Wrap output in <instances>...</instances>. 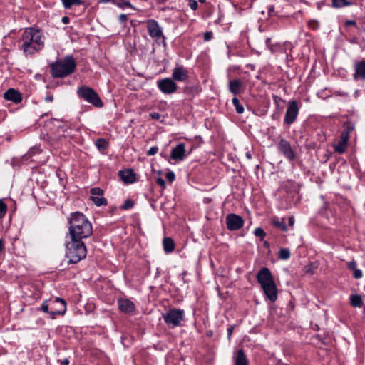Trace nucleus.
I'll return each instance as SVG.
<instances>
[{
	"mask_svg": "<svg viewBox=\"0 0 365 365\" xmlns=\"http://www.w3.org/2000/svg\"><path fill=\"white\" fill-rule=\"evenodd\" d=\"M133 206L134 202L131 200L128 199L124 202L123 205L121 207V209L128 210L132 208Z\"/></svg>",
	"mask_w": 365,
	"mask_h": 365,
	"instance_id": "nucleus-38",
	"label": "nucleus"
},
{
	"mask_svg": "<svg viewBox=\"0 0 365 365\" xmlns=\"http://www.w3.org/2000/svg\"><path fill=\"white\" fill-rule=\"evenodd\" d=\"M53 100V96L50 93H47L46 96L44 98V101L48 103L52 102Z\"/></svg>",
	"mask_w": 365,
	"mask_h": 365,
	"instance_id": "nucleus-51",
	"label": "nucleus"
},
{
	"mask_svg": "<svg viewBox=\"0 0 365 365\" xmlns=\"http://www.w3.org/2000/svg\"><path fill=\"white\" fill-rule=\"evenodd\" d=\"M118 307L123 312L130 313L134 311L135 304L129 299H120L118 300Z\"/></svg>",
	"mask_w": 365,
	"mask_h": 365,
	"instance_id": "nucleus-20",
	"label": "nucleus"
},
{
	"mask_svg": "<svg viewBox=\"0 0 365 365\" xmlns=\"http://www.w3.org/2000/svg\"><path fill=\"white\" fill-rule=\"evenodd\" d=\"M212 38V33L211 31H207L204 34V40L205 41H208Z\"/></svg>",
	"mask_w": 365,
	"mask_h": 365,
	"instance_id": "nucleus-48",
	"label": "nucleus"
},
{
	"mask_svg": "<svg viewBox=\"0 0 365 365\" xmlns=\"http://www.w3.org/2000/svg\"><path fill=\"white\" fill-rule=\"evenodd\" d=\"M319 22L315 20H312L309 21V26L313 29H317L319 27Z\"/></svg>",
	"mask_w": 365,
	"mask_h": 365,
	"instance_id": "nucleus-46",
	"label": "nucleus"
},
{
	"mask_svg": "<svg viewBox=\"0 0 365 365\" xmlns=\"http://www.w3.org/2000/svg\"><path fill=\"white\" fill-rule=\"evenodd\" d=\"M158 151V148L157 146H153L150 148V150L146 153L147 155H155Z\"/></svg>",
	"mask_w": 365,
	"mask_h": 365,
	"instance_id": "nucleus-40",
	"label": "nucleus"
},
{
	"mask_svg": "<svg viewBox=\"0 0 365 365\" xmlns=\"http://www.w3.org/2000/svg\"><path fill=\"white\" fill-rule=\"evenodd\" d=\"M62 4L65 9H69L73 6H79L83 4V1L82 0H61Z\"/></svg>",
	"mask_w": 365,
	"mask_h": 365,
	"instance_id": "nucleus-27",
	"label": "nucleus"
},
{
	"mask_svg": "<svg viewBox=\"0 0 365 365\" xmlns=\"http://www.w3.org/2000/svg\"><path fill=\"white\" fill-rule=\"evenodd\" d=\"M21 49L25 54H33L40 51L44 45L41 32L33 28H27L21 37Z\"/></svg>",
	"mask_w": 365,
	"mask_h": 365,
	"instance_id": "nucleus-2",
	"label": "nucleus"
},
{
	"mask_svg": "<svg viewBox=\"0 0 365 365\" xmlns=\"http://www.w3.org/2000/svg\"><path fill=\"white\" fill-rule=\"evenodd\" d=\"M51 122L58 129L62 130L63 132L66 131L68 127L67 125L61 120L57 119H51Z\"/></svg>",
	"mask_w": 365,
	"mask_h": 365,
	"instance_id": "nucleus-31",
	"label": "nucleus"
},
{
	"mask_svg": "<svg viewBox=\"0 0 365 365\" xmlns=\"http://www.w3.org/2000/svg\"><path fill=\"white\" fill-rule=\"evenodd\" d=\"M166 178L169 182H173L175 178V173L173 171L168 172L166 173Z\"/></svg>",
	"mask_w": 365,
	"mask_h": 365,
	"instance_id": "nucleus-41",
	"label": "nucleus"
},
{
	"mask_svg": "<svg viewBox=\"0 0 365 365\" xmlns=\"http://www.w3.org/2000/svg\"><path fill=\"white\" fill-rule=\"evenodd\" d=\"M349 137L346 133H341L339 141L334 145V151L341 154L344 153L347 148Z\"/></svg>",
	"mask_w": 365,
	"mask_h": 365,
	"instance_id": "nucleus-18",
	"label": "nucleus"
},
{
	"mask_svg": "<svg viewBox=\"0 0 365 365\" xmlns=\"http://www.w3.org/2000/svg\"><path fill=\"white\" fill-rule=\"evenodd\" d=\"M353 78L355 81H365V60L356 62L354 66Z\"/></svg>",
	"mask_w": 365,
	"mask_h": 365,
	"instance_id": "nucleus-15",
	"label": "nucleus"
},
{
	"mask_svg": "<svg viewBox=\"0 0 365 365\" xmlns=\"http://www.w3.org/2000/svg\"><path fill=\"white\" fill-rule=\"evenodd\" d=\"M351 4V3L346 0H332V6L335 8H341Z\"/></svg>",
	"mask_w": 365,
	"mask_h": 365,
	"instance_id": "nucleus-28",
	"label": "nucleus"
},
{
	"mask_svg": "<svg viewBox=\"0 0 365 365\" xmlns=\"http://www.w3.org/2000/svg\"><path fill=\"white\" fill-rule=\"evenodd\" d=\"M232 103L235 108V110L237 113H242L244 112V107L240 104V101L237 98L234 97L232 98Z\"/></svg>",
	"mask_w": 365,
	"mask_h": 365,
	"instance_id": "nucleus-29",
	"label": "nucleus"
},
{
	"mask_svg": "<svg viewBox=\"0 0 365 365\" xmlns=\"http://www.w3.org/2000/svg\"><path fill=\"white\" fill-rule=\"evenodd\" d=\"M4 97L7 101L14 102V103H19L22 101L21 94L18 91L14 88L8 89L4 94Z\"/></svg>",
	"mask_w": 365,
	"mask_h": 365,
	"instance_id": "nucleus-19",
	"label": "nucleus"
},
{
	"mask_svg": "<svg viewBox=\"0 0 365 365\" xmlns=\"http://www.w3.org/2000/svg\"><path fill=\"white\" fill-rule=\"evenodd\" d=\"M168 0H158V3L160 4H164Z\"/></svg>",
	"mask_w": 365,
	"mask_h": 365,
	"instance_id": "nucleus-63",
	"label": "nucleus"
},
{
	"mask_svg": "<svg viewBox=\"0 0 365 365\" xmlns=\"http://www.w3.org/2000/svg\"><path fill=\"white\" fill-rule=\"evenodd\" d=\"M272 222L274 226L279 227L282 231L286 232L287 230V226L284 221H279L278 218L275 217L273 219Z\"/></svg>",
	"mask_w": 365,
	"mask_h": 365,
	"instance_id": "nucleus-33",
	"label": "nucleus"
},
{
	"mask_svg": "<svg viewBox=\"0 0 365 365\" xmlns=\"http://www.w3.org/2000/svg\"><path fill=\"white\" fill-rule=\"evenodd\" d=\"M294 224V217H290L289 218V225L293 226Z\"/></svg>",
	"mask_w": 365,
	"mask_h": 365,
	"instance_id": "nucleus-59",
	"label": "nucleus"
},
{
	"mask_svg": "<svg viewBox=\"0 0 365 365\" xmlns=\"http://www.w3.org/2000/svg\"><path fill=\"white\" fill-rule=\"evenodd\" d=\"M226 224L228 230L234 231L243 227L244 220L236 214H228L226 216Z\"/></svg>",
	"mask_w": 365,
	"mask_h": 365,
	"instance_id": "nucleus-9",
	"label": "nucleus"
},
{
	"mask_svg": "<svg viewBox=\"0 0 365 365\" xmlns=\"http://www.w3.org/2000/svg\"><path fill=\"white\" fill-rule=\"evenodd\" d=\"M40 150L38 148L34 147L29 149L26 154L23 156V159L27 160L31 158L36 153H39Z\"/></svg>",
	"mask_w": 365,
	"mask_h": 365,
	"instance_id": "nucleus-34",
	"label": "nucleus"
},
{
	"mask_svg": "<svg viewBox=\"0 0 365 365\" xmlns=\"http://www.w3.org/2000/svg\"><path fill=\"white\" fill-rule=\"evenodd\" d=\"M165 322L171 327L180 325L184 319V311L173 309L163 314Z\"/></svg>",
	"mask_w": 365,
	"mask_h": 365,
	"instance_id": "nucleus-7",
	"label": "nucleus"
},
{
	"mask_svg": "<svg viewBox=\"0 0 365 365\" xmlns=\"http://www.w3.org/2000/svg\"><path fill=\"white\" fill-rule=\"evenodd\" d=\"M185 146L184 143H180L173 148L170 157L175 160H182L185 158Z\"/></svg>",
	"mask_w": 365,
	"mask_h": 365,
	"instance_id": "nucleus-17",
	"label": "nucleus"
},
{
	"mask_svg": "<svg viewBox=\"0 0 365 365\" xmlns=\"http://www.w3.org/2000/svg\"><path fill=\"white\" fill-rule=\"evenodd\" d=\"M91 196L90 199L96 206L106 205L107 200L103 197V191L99 187H94L91 190Z\"/></svg>",
	"mask_w": 365,
	"mask_h": 365,
	"instance_id": "nucleus-14",
	"label": "nucleus"
},
{
	"mask_svg": "<svg viewBox=\"0 0 365 365\" xmlns=\"http://www.w3.org/2000/svg\"><path fill=\"white\" fill-rule=\"evenodd\" d=\"M291 47H292V45H291V43H285V48H286V49H287V48H291Z\"/></svg>",
	"mask_w": 365,
	"mask_h": 365,
	"instance_id": "nucleus-61",
	"label": "nucleus"
},
{
	"mask_svg": "<svg viewBox=\"0 0 365 365\" xmlns=\"http://www.w3.org/2000/svg\"><path fill=\"white\" fill-rule=\"evenodd\" d=\"M158 86L165 94L173 93L178 88L176 83L171 78H164L158 81Z\"/></svg>",
	"mask_w": 365,
	"mask_h": 365,
	"instance_id": "nucleus-11",
	"label": "nucleus"
},
{
	"mask_svg": "<svg viewBox=\"0 0 365 365\" xmlns=\"http://www.w3.org/2000/svg\"><path fill=\"white\" fill-rule=\"evenodd\" d=\"M66 303L61 298H56L51 305V315L53 318L56 315H62L66 312Z\"/></svg>",
	"mask_w": 365,
	"mask_h": 365,
	"instance_id": "nucleus-12",
	"label": "nucleus"
},
{
	"mask_svg": "<svg viewBox=\"0 0 365 365\" xmlns=\"http://www.w3.org/2000/svg\"><path fill=\"white\" fill-rule=\"evenodd\" d=\"M346 26H355L356 21L354 20H348L346 21Z\"/></svg>",
	"mask_w": 365,
	"mask_h": 365,
	"instance_id": "nucleus-56",
	"label": "nucleus"
},
{
	"mask_svg": "<svg viewBox=\"0 0 365 365\" xmlns=\"http://www.w3.org/2000/svg\"><path fill=\"white\" fill-rule=\"evenodd\" d=\"M290 257V252L287 248H281L279 252V258L283 260H287Z\"/></svg>",
	"mask_w": 365,
	"mask_h": 365,
	"instance_id": "nucleus-32",
	"label": "nucleus"
},
{
	"mask_svg": "<svg viewBox=\"0 0 365 365\" xmlns=\"http://www.w3.org/2000/svg\"><path fill=\"white\" fill-rule=\"evenodd\" d=\"M51 76L54 78H64L73 73L76 68V63L72 56H67L50 66Z\"/></svg>",
	"mask_w": 365,
	"mask_h": 365,
	"instance_id": "nucleus-4",
	"label": "nucleus"
},
{
	"mask_svg": "<svg viewBox=\"0 0 365 365\" xmlns=\"http://www.w3.org/2000/svg\"><path fill=\"white\" fill-rule=\"evenodd\" d=\"M172 77L174 80L184 81L188 78L187 71L182 67H177L173 69Z\"/></svg>",
	"mask_w": 365,
	"mask_h": 365,
	"instance_id": "nucleus-22",
	"label": "nucleus"
},
{
	"mask_svg": "<svg viewBox=\"0 0 365 365\" xmlns=\"http://www.w3.org/2000/svg\"><path fill=\"white\" fill-rule=\"evenodd\" d=\"M110 0H100L99 2H101V3H107V2H110Z\"/></svg>",
	"mask_w": 365,
	"mask_h": 365,
	"instance_id": "nucleus-62",
	"label": "nucleus"
},
{
	"mask_svg": "<svg viewBox=\"0 0 365 365\" xmlns=\"http://www.w3.org/2000/svg\"><path fill=\"white\" fill-rule=\"evenodd\" d=\"M58 362H60L61 365H68L69 364L68 359H63V360H58Z\"/></svg>",
	"mask_w": 365,
	"mask_h": 365,
	"instance_id": "nucleus-54",
	"label": "nucleus"
},
{
	"mask_svg": "<svg viewBox=\"0 0 365 365\" xmlns=\"http://www.w3.org/2000/svg\"><path fill=\"white\" fill-rule=\"evenodd\" d=\"M189 6L192 10H196L198 7L197 2L195 0H189Z\"/></svg>",
	"mask_w": 365,
	"mask_h": 365,
	"instance_id": "nucleus-43",
	"label": "nucleus"
},
{
	"mask_svg": "<svg viewBox=\"0 0 365 365\" xmlns=\"http://www.w3.org/2000/svg\"><path fill=\"white\" fill-rule=\"evenodd\" d=\"M119 175L121 180L125 183H132L135 180V173L132 169L120 170Z\"/></svg>",
	"mask_w": 365,
	"mask_h": 365,
	"instance_id": "nucleus-21",
	"label": "nucleus"
},
{
	"mask_svg": "<svg viewBox=\"0 0 365 365\" xmlns=\"http://www.w3.org/2000/svg\"><path fill=\"white\" fill-rule=\"evenodd\" d=\"M77 93L81 98L97 108H101L103 106L98 94L88 86H83L79 87Z\"/></svg>",
	"mask_w": 365,
	"mask_h": 365,
	"instance_id": "nucleus-5",
	"label": "nucleus"
},
{
	"mask_svg": "<svg viewBox=\"0 0 365 365\" xmlns=\"http://www.w3.org/2000/svg\"><path fill=\"white\" fill-rule=\"evenodd\" d=\"M41 310L44 312L49 313L51 314V311H49V306L47 304V301H45L41 305Z\"/></svg>",
	"mask_w": 365,
	"mask_h": 365,
	"instance_id": "nucleus-42",
	"label": "nucleus"
},
{
	"mask_svg": "<svg viewBox=\"0 0 365 365\" xmlns=\"http://www.w3.org/2000/svg\"><path fill=\"white\" fill-rule=\"evenodd\" d=\"M150 116L152 119L158 120L160 118V115L158 113H151Z\"/></svg>",
	"mask_w": 365,
	"mask_h": 365,
	"instance_id": "nucleus-52",
	"label": "nucleus"
},
{
	"mask_svg": "<svg viewBox=\"0 0 365 365\" xmlns=\"http://www.w3.org/2000/svg\"><path fill=\"white\" fill-rule=\"evenodd\" d=\"M156 182H157L158 185L161 186L163 188H165V186H166V183H165V180L162 178H158L156 179Z\"/></svg>",
	"mask_w": 365,
	"mask_h": 365,
	"instance_id": "nucleus-47",
	"label": "nucleus"
},
{
	"mask_svg": "<svg viewBox=\"0 0 365 365\" xmlns=\"http://www.w3.org/2000/svg\"><path fill=\"white\" fill-rule=\"evenodd\" d=\"M147 29L150 37L155 39L158 44L165 43V36L163 34V31L158 23L154 19H150L147 21Z\"/></svg>",
	"mask_w": 365,
	"mask_h": 365,
	"instance_id": "nucleus-6",
	"label": "nucleus"
},
{
	"mask_svg": "<svg viewBox=\"0 0 365 365\" xmlns=\"http://www.w3.org/2000/svg\"><path fill=\"white\" fill-rule=\"evenodd\" d=\"M69 21L70 19L68 16H63L61 19V21L65 24H68Z\"/></svg>",
	"mask_w": 365,
	"mask_h": 365,
	"instance_id": "nucleus-57",
	"label": "nucleus"
},
{
	"mask_svg": "<svg viewBox=\"0 0 365 365\" xmlns=\"http://www.w3.org/2000/svg\"><path fill=\"white\" fill-rule=\"evenodd\" d=\"M120 2L122 4L123 8H124V6H128L130 8L134 9L133 6H132V4L129 1H128L121 0Z\"/></svg>",
	"mask_w": 365,
	"mask_h": 365,
	"instance_id": "nucleus-50",
	"label": "nucleus"
},
{
	"mask_svg": "<svg viewBox=\"0 0 365 365\" xmlns=\"http://www.w3.org/2000/svg\"><path fill=\"white\" fill-rule=\"evenodd\" d=\"M229 91L234 95L240 93L242 91V82L240 79L229 81Z\"/></svg>",
	"mask_w": 365,
	"mask_h": 365,
	"instance_id": "nucleus-23",
	"label": "nucleus"
},
{
	"mask_svg": "<svg viewBox=\"0 0 365 365\" xmlns=\"http://www.w3.org/2000/svg\"><path fill=\"white\" fill-rule=\"evenodd\" d=\"M235 365H248V361L243 349L237 351Z\"/></svg>",
	"mask_w": 365,
	"mask_h": 365,
	"instance_id": "nucleus-24",
	"label": "nucleus"
},
{
	"mask_svg": "<svg viewBox=\"0 0 365 365\" xmlns=\"http://www.w3.org/2000/svg\"><path fill=\"white\" fill-rule=\"evenodd\" d=\"M316 267L314 266L313 264H310L306 267H304V272L307 274H312L314 272V269Z\"/></svg>",
	"mask_w": 365,
	"mask_h": 365,
	"instance_id": "nucleus-39",
	"label": "nucleus"
},
{
	"mask_svg": "<svg viewBox=\"0 0 365 365\" xmlns=\"http://www.w3.org/2000/svg\"><path fill=\"white\" fill-rule=\"evenodd\" d=\"M278 150L283 153L286 158L293 160L296 158L295 152L292 148L290 143L285 139H281L278 143Z\"/></svg>",
	"mask_w": 365,
	"mask_h": 365,
	"instance_id": "nucleus-10",
	"label": "nucleus"
},
{
	"mask_svg": "<svg viewBox=\"0 0 365 365\" xmlns=\"http://www.w3.org/2000/svg\"><path fill=\"white\" fill-rule=\"evenodd\" d=\"M254 234L256 237H259L261 238V240H263V238L265 237L266 235V233L264 231V230H262V228L260 227H257L255 230L254 231Z\"/></svg>",
	"mask_w": 365,
	"mask_h": 365,
	"instance_id": "nucleus-37",
	"label": "nucleus"
},
{
	"mask_svg": "<svg viewBox=\"0 0 365 365\" xmlns=\"http://www.w3.org/2000/svg\"><path fill=\"white\" fill-rule=\"evenodd\" d=\"M6 210V205L1 200H0V218H2L5 216Z\"/></svg>",
	"mask_w": 365,
	"mask_h": 365,
	"instance_id": "nucleus-36",
	"label": "nucleus"
},
{
	"mask_svg": "<svg viewBox=\"0 0 365 365\" xmlns=\"http://www.w3.org/2000/svg\"><path fill=\"white\" fill-rule=\"evenodd\" d=\"M246 157L248 158V159H251L252 158V155L250 152H247L246 154H245Z\"/></svg>",
	"mask_w": 365,
	"mask_h": 365,
	"instance_id": "nucleus-60",
	"label": "nucleus"
},
{
	"mask_svg": "<svg viewBox=\"0 0 365 365\" xmlns=\"http://www.w3.org/2000/svg\"><path fill=\"white\" fill-rule=\"evenodd\" d=\"M267 297L271 302H275L277 299V289L274 282L271 284H264L262 287Z\"/></svg>",
	"mask_w": 365,
	"mask_h": 365,
	"instance_id": "nucleus-16",
	"label": "nucleus"
},
{
	"mask_svg": "<svg viewBox=\"0 0 365 365\" xmlns=\"http://www.w3.org/2000/svg\"><path fill=\"white\" fill-rule=\"evenodd\" d=\"M348 268L351 270H355L356 269V263L354 260L351 261L348 264Z\"/></svg>",
	"mask_w": 365,
	"mask_h": 365,
	"instance_id": "nucleus-49",
	"label": "nucleus"
},
{
	"mask_svg": "<svg viewBox=\"0 0 365 365\" xmlns=\"http://www.w3.org/2000/svg\"><path fill=\"white\" fill-rule=\"evenodd\" d=\"M298 113L299 108L297 102L296 101H290L285 113L284 123L287 125L293 123L297 117Z\"/></svg>",
	"mask_w": 365,
	"mask_h": 365,
	"instance_id": "nucleus-8",
	"label": "nucleus"
},
{
	"mask_svg": "<svg viewBox=\"0 0 365 365\" xmlns=\"http://www.w3.org/2000/svg\"><path fill=\"white\" fill-rule=\"evenodd\" d=\"M4 248V242L3 239H0V252L3 251Z\"/></svg>",
	"mask_w": 365,
	"mask_h": 365,
	"instance_id": "nucleus-58",
	"label": "nucleus"
},
{
	"mask_svg": "<svg viewBox=\"0 0 365 365\" xmlns=\"http://www.w3.org/2000/svg\"><path fill=\"white\" fill-rule=\"evenodd\" d=\"M110 2H112L113 4L116 5L117 6L123 9L122 4L118 0H110Z\"/></svg>",
	"mask_w": 365,
	"mask_h": 365,
	"instance_id": "nucleus-55",
	"label": "nucleus"
},
{
	"mask_svg": "<svg viewBox=\"0 0 365 365\" xmlns=\"http://www.w3.org/2000/svg\"><path fill=\"white\" fill-rule=\"evenodd\" d=\"M234 330V327L231 326L227 328V338L228 339H230L231 335L232 334Z\"/></svg>",
	"mask_w": 365,
	"mask_h": 365,
	"instance_id": "nucleus-53",
	"label": "nucleus"
},
{
	"mask_svg": "<svg viewBox=\"0 0 365 365\" xmlns=\"http://www.w3.org/2000/svg\"><path fill=\"white\" fill-rule=\"evenodd\" d=\"M344 127L345 130L342 133H346L347 137H349V133L354 130V125L349 122H346L344 123Z\"/></svg>",
	"mask_w": 365,
	"mask_h": 365,
	"instance_id": "nucleus-35",
	"label": "nucleus"
},
{
	"mask_svg": "<svg viewBox=\"0 0 365 365\" xmlns=\"http://www.w3.org/2000/svg\"><path fill=\"white\" fill-rule=\"evenodd\" d=\"M96 145L100 150H106L108 146V143L103 138L98 139L96 141Z\"/></svg>",
	"mask_w": 365,
	"mask_h": 365,
	"instance_id": "nucleus-30",
	"label": "nucleus"
},
{
	"mask_svg": "<svg viewBox=\"0 0 365 365\" xmlns=\"http://www.w3.org/2000/svg\"><path fill=\"white\" fill-rule=\"evenodd\" d=\"M86 256V248L82 240L71 237L66 244V257L68 264H76Z\"/></svg>",
	"mask_w": 365,
	"mask_h": 365,
	"instance_id": "nucleus-3",
	"label": "nucleus"
},
{
	"mask_svg": "<svg viewBox=\"0 0 365 365\" xmlns=\"http://www.w3.org/2000/svg\"><path fill=\"white\" fill-rule=\"evenodd\" d=\"M257 281L262 287L264 284L274 282L270 270L267 267H262L257 274Z\"/></svg>",
	"mask_w": 365,
	"mask_h": 365,
	"instance_id": "nucleus-13",
	"label": "nucleus"
},
{
	"mask_svg": "<svg viewBox=\"0 0 365 365\" xmlns=\"http://www.w3.org/2000/svg\"><path fill=\"white\" fill-rule=\"evenodd\" d=\"M118 19H119V21L120 24H125V22L128 20L127 15L124 14H120Z\"/></svg>",
	"mask_w": 365,
	"mask_h": 365,
	"instance_id": "nucleus-44",
	"label": "nucleus"
},
{
	"mask_svg": "<svg viewBox=\"0 0 365 365\" xmlns=\"http://www.w3.org/2000/svg\"><path fill=\"white\" fill-rule=\"evenodd\" d=\"M353 276L355 279H360L362 277V272L358 269H356L354 270Z\"/></svg>",
	"mask_w": 365,
	"mask_h": 365,
	"instance_id": "nucleus-45",
	"label": "nucleus"
},
{
	"mask_svg": "<svg viewBox=\"0 0 365 365\" xmlns=\"http://www.w3.org/2000/svg\"><path fill=\"white\" fill-rule=\"evenodd\" d=\"M264 246H265V247H269V242H267V241H265V242H264Z\"/></svg>",
	"mask_w": 365,
	"mask_h": 365,
	"instance_id": "nucleus-64",
	"label": "nucleus"
},
{
	"mask_svg": "<svg viewBox=\"0 0 365 365\" xmlns=\"http://www.w3.org/2000/svg\"><path fill=\"white\" fill-rule=\"evenodd\" d=\"M350 302L354 307H361L363 305L361 297L358 294L351 295L350 297Z\"/></svg>",
	"mask_w": 365,
	"mask_h": 365,
	"instance_id": "nucleus-26",
	"label": "nucleus"
},
{
	"mask_svg": "<svg viewBox=\"0 0 365 365\" xmlns=\"http://www.w3.org/2000/svg\"><path fill=\"white\" fill-rule=\"evenodd\" d=\"M163 245L165 252L169 253L174 250L175 244L170 237H165L163 241Z\"/></svg>",
	"mask_w": 365,
	"mask_h": 365,
	"instance_id": "nucleus-25",
	"label": "nucleus"
},
{
	"mask_svg": "<svg viewBox=\"0 0 365 365\" xmlns=\"http://www.w3.org/2000/svg\"><path fill=\"white\" fill-rule=\"evenodd\" d=\"M69 225V235L71 237L82 240L90 237L93 233L91 222L79 212L71 214Z\"/></svg>",
	"mask_w": 365,
	"mask_h": 365,
	"instance_id": "nucleus-1",
	"label": "nucleus"
}]
</instances>
